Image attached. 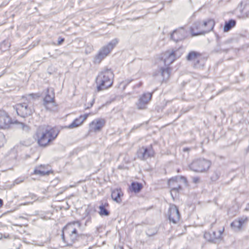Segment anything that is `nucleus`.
Returning <instances> with one entry per match:
<instances>
[{
	"mask_svg": "<svg viewBox=\"0 0 249 249\" xmlns=\"http://www.w3.org/2000/svg\"><path fill=\"white\" fill-rule=\"evenodd\" d=\"M59 133V130L56 127L40 126L36 130L34 138L39 147L45 148L53 143Z\"/></svg>",
	"mask_w": 249,
	"mask_h": 249,
	"instance_id": "obj_1",
	"label": "nucleus"
},
{
	"mask_svg": "<svg viewBox=\"0 0 249 249\" xmlns=\"http://www.w3.org/2000/svg\"><path fill=\"white\" fill-rule=\"evenodd\" d=\"M80 228L81 224L78 221L69 222L63 228L62 238L66 246H72L83 236Z\"/></svg>",
	"mask_w": 249,
	"mask_h": 249,
	"instance_id": "obj_2",
	"label": "nucleus"
},
{
	"mask_svg": "<svg viewBox=\"0 0 249 249\" xmlns=\"http://www.w3.org/2000/svg\"><path fill=\"white\" fill-rule=\"evenodd\" d=\"M114 78V74L110 69H105L99 72L95 80L97 91L99 92L111 88Z\"/></svg>",
	"mask_w": 249,
	"mask_h": 249,
	"instance_id": "obj_3",
	"label": "nucleus"
},
{
	"mask_svg": "<svg viewBox=\"0 0 249 249\" xmlns=\"http://www.w3.org/2000/svg\"><path fill=\"white\" fill-rule=\"evenodd\" d=\"M116 45L115 42H110L103 46L94 57V63L99 64L112 51Z\"/></svg>",
	"mask_w": 249,
	"mask_h": 249,
	"instance_id": "obj_4",
	"label": "nucleus"
},
{
	"mask_svg": "<svg viewBox=\"0 0 249 249\" xmlns=\"http://www.w3.org/2000/svg\"><path fill=\"white\" fill-rule=\"evenodd\" d=\"M53 174L54 171L49 164H41L36 166L32 173L33 175L39 177H46Z\"/></svg>",
	"mask_w": 249,
	"mask_h": 249,
	"instance_id": "obj_5",
	"label": "nucleus"
},
{
	"mask_svg": "<svg viewBox=\"0 0 249 249\" xmlns=\"http://www.w3.org/2000/svg\"><path fill=\"white\" fill-rule=\"evenodd\" d=\"M181 55L178 50H167L163 53L162 59L165 65L169 66Z\"/></svg>",
	"mask_w": 249,
	"mask_h": 249,
	"instance_id": "obj_6",
	"label": "nucleus"
},
{
	"mask_svg": "<svg viewBox=\"0 0 249 249\" xmlns=\"http://www.w3.org/2000/svg\"><path fill=\"white\" fill-rule=\"evenodd\" d=\"M153 93L145 92L142 94L136 103L137 108L139 110H144L147 108V105L152 100Z\"/></svg>",
	"mask_w": 249,
	"mask_h": 249,
	"instance_id": "obj_7",
	"label": "nucleus"
},
{
	"mask_svg": "<svg viewBox=\"0 0 249 249\" xmlns=\"http://www.w3.org/2000/svg\"><path fill=\"white\" fill-rule=\"evenodd\" d=\"M168 186L170 188V193L172 197H177L179 191L181 190V186L178 178L176 176L168 179Z\"/></svg>",
	"mask_w": 249,
	"mask_h": 249,
	"instance_id": "obj_8",
	"label": "nucleus"
},
{
	"mask_svg": "<svg viewBox=\"0 0 249 249\" xmlns=\"http://www.w3.org/2000/svg\"><path fill=\"white\" fill-rule=\"evenodd\" d=\"M18 114L22 117H26L33 114L34 109L29 107L26 103H19L16 106Z\"/></svg>",
	"mask_w": 249,
	"mask_h": 249,
	"instance_id": "obj_9",
	"label": "nucleus"
},
{
	"mask_svg": "<svg viewBox=\"0 0 249 249\" xmlns=\"http://www.w3.org/2000/svg\"><path fill=\"white\" fill-rule=\"evenodd\" d=\"M106 121L103 119H97L89 124V133L97 132L101 131L105 126Z\"/></svg>",
	"mask_w": 249,
	"mask_h": 249,
	"instance_id": "obj_10",
	"label": "nucleus"
},
{
	"mask_svg": "<svg viewBox=\"0 0 249 249\" xmlns=\"http://www.w3.org/2000/svg\"><path fill=\"white\" fill-rule=\"evenodd\" d=\"M187 31L183 27H179L175 29L171 34V39L175 41H178L187 36Z\"/></svg>",
	"mask_w": 249,
	"mask_h": 249,
	"instance_id": "obj_11",
	"label": "nucleus"
},
{
	"mask_svg": "<svg viewBox=\"0 0 249 249\" xmlns=\"http://www.w3.org/2000/svg\"><path fill=\"white\" fill-rule=\"evenodd\" d=\"M168 216L170 221H172L173 223H176L179 221L180 214L178 209L176 205L172 204L170 206Z\"/></svg>",
	"mask_w": 249,
	"mask_h": 249,
	"instance_id": "obj_12",
	"label": "nucleus"
},
{
	"mask_svg": "<svg viewBox=\"0 0 249 249\" xmlns=\"http://www.w3.org/2000/svg\"><path fill=\"white\" fill-rule=\"evenodd\" d=\"M202 53L196 51H191L188 54L186 58L187 60L191 61L194 65H198L202 59Z\"/></svg>",
	"mask_w": 249,
	"mask_h": 249,
	"instance_id": "obj_13",
	"label": "nucleus"
},
{
	"mask_svg": "<svg viewBox=\"0 0 249 249\" xmlns=\"http://www.w3.org/2000/svg\"><path fill=\"white\" fill-rule=\"evenodd\" d=\"M248 221L247 217H239L233 220L231 223V226L234 229L240 230L246 225Z\"/></svg>",
	"mask_w": 249,
	"mask_h": 249,
	"instance_id": "obj_14",
	"label": "nucleus"
},
{
	"mask_svg": "<svg viewBox=\"0 0 249 249\" xmlns=\"http://www.w3.org/2000/svg\"><path fill=\"white\" fill-rule=\"evenodd\" d=\"M204 34L212 30L215 25V21L213 19L209 18L202 21H199Z\"/></svg>",
	"mask_w": 249,
	"mask_h": 249,
	"instance_id": "obj_15",
	"label": "nucleus"
},
{
	"mask_svg": "<svg viewBox=\"0 0 249 249\" xmlns=\"http://www.w3.org/2000/svg\"><path fill=\"white\" fill-rule=\"evenodd\" d=\"M188 33L190 35L191 37L204 34L199 21L195 22L190 27L188 30Z\"/></svg>",
	"mask_w": 249,
	"mask_h": 249,
	"instance_id": "obj_16",
	"label": "nucleus"
},
{
	"mask_svg": "<svg viewBox=\"0 0 249 249\" xmlns=\"http://www.w3.org/2000/svg\"><path fill=\"white\" fill-rule=\"evenodd\" d=\"M89 116V114L88 113L80 115L78 117L75 118L72 122L67 126V127L68 128L72 129L81 125L87 120Z\"/></svg>",
	"mask_w": 249,
	"mask_h": 249,
	"instance_id": "obj_17",
	"label": "nucleus"
},
{
	"mask_svg": "<svg viewBox=\"0 0 249 249\" xmlns=\"http://www.w3.org/2000/svg\"><path fill=\"white\" fill-rule=\"evenodd\" d=\"M124 193L121 188H116L111 191V198L117 203H120L122 202V197Z\"/></svg>",
	"mask_w": 249,
	"mask_h": 249,
	"instance_id": "obj_18",
	"label": "nucleus"
},
{
	"mask_svg": "<svg viewBox=\"0 0 249 249\" xmlns=\"http://www.w3.org/2000/svg\"><path fill=\"white\" fill-rule=\"evenodd\" d=\"M109 204L107 201L101 202V204L99 207V214L103 216H108L110 213L108 210Z\"/></svg>",
	"mask_w": 249,
	"mask_h": 249,
	"instance_id": "obj_19",
	"label": "nucleus"
},
{
	"mask_svg": "<svg viewBox=\"0 0 249 249\" xmlns=\"http://www.w3.org/2000/svg\"><path fill=\"white\" fill-rule=\"evenodd\" d=\"M143 185L142 183L133 181L129 185L128 191L131 193H134L135 194L139 193L142 190Z\"/></svg>",
	"mask_w": 249,
	"mask_h": 249,
	"instance_id": "obj_20",
	"label": "nucleus"
},
{
	"mask_svg": "<svg viewBox=\"0 0 249 249\" xmlns=\"http://www.w3.org/2000/svg\"><path fill=\"white\" fill-rule=\"evenodd\" d=\"M42 105L45 109L49 112H55L58 110V105L56 101L49 102H43Z\"/></svg>",
	"mask_w": 249,
	"mask_h": 249,
	"instance_id": "obj_21",
	"label": "nucleus"
},
{
	"mask_svg": "<svg viewBox=\"0 0 249 249\" xmlns=\"http://www.w3.org/2000/svg\"><path fill=\"white\" fill-rule=\"evenodd\" d=\"M196 164L198 166V171L199 172H204L208 170L211 163L209 160H203L197 161Z\"/></svg>",
	"mask_w": 249,
	"mask_h": 249,
	"instance_id": "obj_22",
	"label": "nucleus"
},
{
	"mask_svg": "<svg viewBox=\"0 0 249 249\" xmlns=\"http://www.w3.org/2000/svg\"><path fill=\"white\" fill-rule=\"evenodd\" d=\"M144 151L142 153V159H144L146 158L153 157L155 154V152L153 149L152 145H150L147 147H142Z\"/></svg>",
	"mask_w": 249,
	"mask_h": 249,
	"instance_id": "obj_23",
	"label": "nucleus"
},
{
	"mask_svg": "<svg viewBox=\"0 0 249 249\" xmlns=\"http://www.w3.org/2000/svg\"><path fill=\"white\" fill-rule=\"evenodd\" d=\"M204 236L206 240L211 242H214L216 240L220 239V234L219 233L214 235L212 231L205 232Z\"/></svg>",
	"mask_w": 249,
	"mask_h": 249,
	"instance_id": "obj_24",
	"label": "nucleus"
},
{
	"mask_svg": "<svg viewBox=\"0 0 249 249\" xmlns=\"http://www.w3.org/2000/svg\"><path fill=\"white\" fill-rule=\"evenodd\" d=\"M55 101V93L53 90L48 89L43 99V102H49Z\"/></svg>",
	"mask_w": 249,
	"mask_h": 249,
	"instance_id": "obj_25",
	"label": "nucleus"
},
{
	"mask_svg": "<svg viewBox=\"0 0 249 249\" xmlns=\"http://www.w3.org/2000/svg\"><path fill=\"white\" fill-rule=\"evenodd\" d=\"M236 21L234 19H230L225 22V24L223 27V31L224 32H227L231 30L232 28L235 26Z\"/></svg>",
	"mask_w": 249,
	"mask_h": 249,
	"instance_id": "obj_26",
	"label": "nucleus"
},
{
	"mask_svg": "<svg viewBox=\"0 0 249 249\" xmlns=\"http://www.w3.org/2000/svg\"><path fill=\"white\" fill-rule=\"evenodd\" d=\"M171 68L169 67L161 69V75L163 78V81H166L170 76Z\"/></svg>",
	"mask_w": 249,
	"mask_h": 249,
	"instance_id": "obj_27",
	"label": "nucleus"
},
{
	"mask_svg": "<svg viewBox=\"0 0 249 249\" xmlns=\"http://www.w3.org/2000/svg\"><path fill=\"white\" fill-rule=\"evenodd\" d=\"M224 230L225 228L223 226L215 225L213 227V229L211 231L213 232V234L214 235H216L218 233H219L220 234V239H221Z\"/></svg>",
	"mask_w": 249,
	"mask_h": 249,
	"instance_id": "obj_28",
	"label": "nucleus"
},
{
	"mask_svg": "<svg viewBox=\"0 0 249 249\" xmlns=\"http://www.w3.org/2000/svg\"><path fill=\"white\" fill-rule=\"evenodd\" d=\"M6 118H8L7 114L4 111L0 109V124H5Z\"/></svg>",
	"mask_w": 249,
	"mask_h": 249,
	"instance_id": "obj_29",
	"label": "nucleus"
},
{
	"mask_svg": "<svg viewBox=\"0 0 249 249\" xmlns=\"http://www.w3.org/2000/svg\"><path fill=\"white\" fill-rule=\"evenodd\" d=\"M40 97V96L37 94L36 93H31L29 95V100H36L37 98H38Z\"/></svg>",
	"mask_w": 249,
	"mask_h": 249,
	"instance_id": "obj_30",
	"label": "nucleus"
},
{
	"mask_svg": "<svg viewBox=\"0 0 249 249\" xmlns=\"http://www.w3.org/2000/svg\"><path fill=\"white\" fill-rule=\"evenodd\" d=\"M65 39L63 37H59L58 38V42L57 45H60L62 44V43L64 41Z\"/></svg>",
	"mask_w": 249,
	"mask_h": 249,
	"instance_id": "obj_31",
	"label": "nucleus"
},
{
	"mask_svg": "<svg viewBox=\"0 0 249 249\" xmlns=\"http://www.w3.org/2000/svg\"><path fill=\"white\" fill-rule=\"evenodd\" d=\"M199 181H200V178L199 177H194L193 178V182H194L195 183H197L199 182Z\"/></svg>",
	"mask_w": 249,
	"mask_h": 249,
	"instance_id": "obj_32",
	"label": "nucleus"
},
{
	"mask_svg": "<svg viewBox=\"0 0 249 249\" xmlns=\"http://www.w3.org/2000/svg\"><path fill=\"white\" fill-rule=\"evenodd\" d=\"M3 205V200L0 198V208L2 207Z\"/></svg>",
	"mask_w": 249,
	"mask_h": 249,
	"instance_id": "obj_33",
	"label": "nucleus"
},
{
	"mask_svg": "<svg viewBox=\"0 0 249 249\" xmlns=\"http://www.w3.org/2000/svg\"><path fill=\"white\" fill-rule=\"evenodd\" d=\"M248 118L249 119V112H248Z\"/></svg>",
	"mask_w": 249,
	"mask_h": 249,
	"instance_id": "obj_34",
	"label": "nucleus"
},
{
	"mask_svg": "<svg viewBox=\"0 0 249 249\" xmlns=\"http://www.w3.org/2000/svg\"><path fill=\"white\" fill-rule=\"evenodd\" d=\"M120 249H123V248H122V247H120Z\"/></svg>",
	"mask_w": 249,
	"mask_h": 249,
	"instance_id": "obj_35",
	"label": "nucleus"
}]
</instances>
